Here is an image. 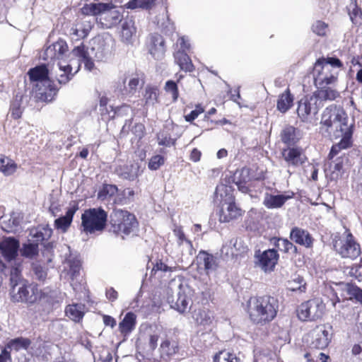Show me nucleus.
Listing matches in <instances>:
<instances>
[{
  "mask_svg": "<svg viewBox=\"0 0 362 362\" xmlns=\"http://www.w3.org/2000/svg\"><path fill=\"white\" fill-rule=\"evenodd\" d=\"M22 95H16L11 104L10 112L11 117L15 119H19L23 112L21 107Z\"/></svg>",
  "mask_w": 362,
  "mask_h": 362,
  "instance_id": "nucleus-58",
  "label": "nucleus"
},
{
  "mask_svg": "<svg viewBox=\"0 0 362 362\" xmlns=\"http://www.w3.org/2000/svg\"><path fill=\"white\" fill-rule=\"evenodd\" d=\"M287 287L292 291L300 293H305L306 291V282L302 276L295 275L291 280L288 281Z\"/></svg>",
  "mask_w": 362,
  "mask_h": 362,
  "instance_id": "nucleus-50",
  "label": "nucleus"
},
{
  "mask_svg": "<svg viewBox=\"0 0 362 362\" xmlns=\"http://www.w3.org/2000/svg\"><path fill=\"white\" fill-rule=\"evenodd\" d=\"M18 169V165L9 157L1 155L0 157V172L5 176L13 175Z\"/></svg>",
  "mask_w": 362,
  "mask_h": 362,
  "instance_id": "nucleus-45",
  "label": "nucleus"
},
{
  "mask_svg": "<svg viewBox=\"0 0 362 362\" xmlns=\"http://www.w3.org/2000/svg\"><path fill=\"white\" fill-rule=\"evenodd\" d=\"M110 40H107L103 37H97L92 40V47L90 54L92 57L98 60L102 61L110 52Z\"/></svg>",
  "mask_w": 362,
  "mask_h": 362,
  "instance_id": "nucleus-28",
  "label": "nucleus"
},
{
  "mask_svg": "<svg viewBox=\"0 0 362 362\" xmlns=\"http://www.w3.org/2000/svg\"><path fill=\"white\" fill-rule=\"evenodd\" d=\"M293 195V193L291 194H273L267 192L264 197L263 205L269 209H279L291 199Z\"/></svg>",
  "mask_w": 362,
  "mask_h": 362,
  "instance_id": "nucleus-31",
  "label": "nucleus"
},
{
  "mask_svg": "<svg viewBox=\"0 0 362 362\" xmlns=\"http://www.w3.org/2000/svg\"><path fill=\"white\" fill-rule=\"evenodd\" d=\"M85 305L81 303H74L66 306V315L74 322H79L85 314Z\"/></svg>",
  "mask_w": 362,
  "mask_h": 362,
  "instance_id": "nucleus-42",
  "label": "nucleus"
},
{
  "mask_svg": "<svg viewBox=\"0 0 362 362\" xmlns=\"http://www.w3.org/2000/svg\"><path fill=\"white\" fill-rule=\"evenodd\" d=\"M316 97L317 103L323 104L325 100H334L339 96V93L329 87L318 88V90L313 95Z\"/></svg>",
  "mask_w": 362,
  "mask_h": 362,
  "instance_id": "nucleus-44",
  "label": "nucleus"
},
{
  "mask_svg": "<svg viewBox=\"0 0 362 362\" xmlns=\"http://www.w3.org/2000/svg\"><path fill=\"white\" fill-rule=\"evenodd\" d=\"M290 239L296 244L305 247H312L313 243V239L310 234L307 230L298 227H294L291 229Z\"/></svg>",
  "mask_w": 362,
  "mask_h": 362,
  "instance_id": "nucleus-33",
  "label": "nucleus"
},
{
  "mask_svg": "<svg viewBox=\"0 0 362 362\" xmlns=\"http://www.w3.org/2000/svg\"><path fill=\"white\" fill-rule=\"evenodd\" d=\"M349 14L351 21L355 23H362V13L361 8H359L356 4L351 3L349 8Z\"/></svg>",
  "mask_w": 362,
  "mask_h": 362,
  "instance_id": "nucleus-61",
  "label": "nucleus"
},
{
  "mask_svg": "<svg viewBox=\"0 0 362 362\" xmlns=\"http://www.w3.org/2000/svg\"><path fill=\"white\" fill-rule=\"evenodd\" d=\"M274 245L279 250L288 253H296L297 251L296 247L288 240L282 238H274Z\"/></svg>",
  "mask_w": 362,
  "mask_h": 362,
  "instance_id": "nucleus-53",
  "label": "nucleus"
},
{
  "mask_svg": "<svg viewBox=\"0 0 362 362\" xmlns=\"http://www.w3.org/2000/svg\"><path fill=\"white\" fill-rule=\"evenodd\" d=\"M117 84V89L122 95H134L144 84V75L139 73H120Z\"/></svg>",
  "mask_w": 362,
  "mask_h": 362,
  "instance_id": "nucleus-8",
  "label": "nucleus"
},
{
  "mask_svg": "<svg viewBox=\"0 0 362 362\" xmlns=\"http://www.w3.org/2000/svg\"><path fill=\"white\" fill-rule=\"evenodd\" d=\"M316 62H320L322 65L326 66L329 65V69L333 70H338L341 69L343 68V64L342 62L336 57H322L316 61Z\"/></svg>",
  "mask_w": 362,
  "mask_h": 362,
  "instance_id": "nucleus-59",
  "label": "nucleus"
},
{
  "mask_svg": "<svg viewBox=\"0 0 362 362\" xmlns=\"http://www.w3.org/2000/svg\"><path fill=\"white\" fill-rule=\"evenodd\" d=\"M69 49L67 43L62 39L58 40L45 48L40 57L47 62V64L65 61Z\"/></svg>",
  "mask_w": 362,
  "mask_h": 362,
  "instance_id": "nucleus-12",
  "label": "nucleus"
},
{
  "mask_svg": "<svg viewBox=\"0 0 362 362\" xmlns=\"http://www.w3.org/2000/svg\"><path fill=\"white\" fill-rule=\"evenodd\" d=\"M169 288L177 294L176 301L172 300L171 308L180 313H184L189 308L190 298L193 295V290L189 285L181 279H173L169 284Z\"/></svg>",
  "mask_w": 362,
  "mask_h": 362,
  "instance_id": "nucleus-7",
  "label": "nucleus"
},
{
  "mask_svg": "<svg viewBox=\"0 0 362 362\" xmlns=\"http://www.w3.org/2000/svg\"><path fill=\"white\" fill-rule=\"evenodd\" d=\"M148 49L150 54L156 60L162 59L165 53V46L163 37L158 34H151L148 37Z\"/></svg>",
  "mask_w": 362,
  "mask_h": 362,
  "instance_id": "nucleus-23",
  "label": "nucleus"
},
{
  "mask_svg": "<svg viewBox=\"0 0 362 362\" xmlns=\"http://www.w3.org/2000/svg\"><path fill=\"white\" fill-rule=\"evenodd\" d=\"M158 143L160 146L170 147L175 144V140H173L170 135L167 132H159L157 135Z\"/></svg>",
  "mask_w": 362,
  "mask_h": 362,
  "instance_id": "nucleus-64",
  "label": "nucleus"
},
{
  "mask_svg": "<svg viewBox=\"0 0 362 362\" xmlns=\"http://www.w3.org/2000/svg\"><path fill=\"white\" fill-rule=\"evenodd\" d=\"M159 92L156 87L147 86L145 88V93L144 94V100L145 102V107L153 106L158 103Z\"/></svg>",
  "mask_w": 362,
  "mask_h": 362,
  "instance_id": "nucleus-49",
  "label": "nucleus"
},
{
  "mask_svg": "<svg viewBox=\"0 0 362 362\" xmlns=\"http://www.w3.org/2000/svg\"><path fill=\"white\" fill-rule=\"evenodd\" d=\"M323 106V104L317 103V98L313 95L310 97L302 98L298 102L297 113L303 122L308 119L309 116L316 115L319 109Z\"/></svg>",
  "mask_w": 362,
  "mask_h": 362,
  "instance_id": "nucleus-17",
  "label": "nucleus"
},
{
  "mask_svg": "<svg viewBox=\"0 0 362 362\" xmlns=\"http://www.w3.org/2000/svg\"><path fill=\"white\" fill-rule=\"evenodd\" d=\"M136 28L134 21L132 18H127L122 21L121 37L122 40L127 44L132 42V37L135 35Z\"/></svg>",
  "mask_w": 362,
  "mask_h": 362,
  "instance_id": "nucleus-38",
  "label": "nucleus"
},
{
  "mask_svg": "<svg viewBox=\"0 0 362 362\" xmlns=\"http://www.w3.org/2000/svg\"><path fill=\"white\" fill-rule=\"evenodd\" d=\"M114 172L120 178L129 180H134L141 173L138 163L117 165Z\"/></svg>",
  "mask_w": 362,
  "mask_h": 362,
  "instance_id": "nucleus-29",
  "label": "nucleus"
},
{
  "mask_svg": "<svg viewBox=\"0 0 362 362\" xmlns=\"http://www.w3.org/2000/svg\"><path fill=\"white\" fill-rule=\"evenodd\" d=\"M65 61H59L57 63H49V78L51 83L54 81L60 85H65L72 79L74 73L71 72L68 66L64 65Z\"/></svg>",
  "mask_w": 362,
  "mask_h": 362,
  "instance_id": "nucleus-15",
  "label": "nucleus"
},
{
  "mask_svg": "<svg viewBox=\"0 0 362 362\" xmlns=\"http://www.w3.org/2000/svg\"><path fill=\"white\" fill-rule=\"evenodd\" d=\"M19 252L22 257L27 259H33L37 256L39 252L38 243H23L22 247H20Z\"/></svg>",
  "mask_w": 362,
  "mask_h": 362,
  "instance_id": "nucleus-48",
  "label": "nucleus"
},
{
  "mask_svg": "<svg viewBox=\"0 0 362 362\" xmlns=\"http://www.w3.org/2000/svg\"><path fill=\"white\" fill-rule=\"evenodd\" d=\"M197 270L206 275L215 272L218 266V258L206 251L201 250L196 257Z\"/></svg>",
  "mask_w": 362,
  "mask_h": 362,
  "instance_id": "nucleus-19",
  "label": "nucleus"
},
{
  "mask_svg": "<svg viewBox=\"0 0 362 362\" xmlns=\"http://www.w3.org/2000/svg\"><path fill=\"white\" fill-rule=\"evenodd\" d=\"M52 231L50 229L45 228H38L31 230L30 235L35 239V243L41 242L51 236Z\"/></svg>",
  "mask_w": 362,
  "mask_h": 362,
  "instance_id": "nucleus-57",
  "label": "nucleus"
},
{
  "mask_svg": "<svg viewBox=\"0 0 362 362\" xmlns=\"http://www.w3.org/2000/svg\"><path fill=\"white\" fill-rule=\"evenodd\" d=\"M194 253L195 250L190 240L185 241L177 245L176 244V247L174 250L175 257L181 262L189 260L192 257Z\"/></svg>",
  "mask_w": 362,
  "mask_h": 362,
  "instance_id": "nucleus-34",
  "label": "nucleus"
},
{
  "mask_svg": "<svg viewBox=\"0 0 362 362\" xmlns=\"http://www.w3.org/2000/svg\"><path fill=\"white\" fill-rule=\"evenodd\" d=\"M110 224V231L122 238L133 233L138 226V222L133 214L119 209L111 213Z\"/></svg>",
  "mask_w": 362,
  "mask_h": 362,
  "instance_id": "nucleus-3",
  "label": "nucleus"
},
{
  "mask_svg": "<svg viewBox=\"0 0 362 362\" xmlns=\"http://www.w3.org/2000/svg\"><path fill=\"white\" fill-rule=\"evenodd\" d=\"M174 58L175 63L180 66V69L185 72H191L194 67L192 60L186 52L181 51H175Z\"/></svg>",
  "mask_w": 362,
  "mask_h": 362,
  "instance_id": "nucleus-40",
  "label": "nucleus"
},
{
  "mask_svg": "<svg viewBox=\"0 0 362 362\" xmlns=\"http://www.w3.org/2000/svg\"><path fill=\"white\" fill-rule=\"evenodd\" d=\"M256 264L264 272H270L274 270L279 259V255L274 249H269L262 252H256Z\"/></svg>",
  "mask_w": 362,
  "mask_h": 362,
  "instance_id": "nucleus-21",
  "label": "nucleus"
},
{
  "mask_svg": "<svg viewBox=\"0 0 362 362\" xmlns=\"http://www.w3.org/2000/svg\"><path fill=\"white\" fill-rule=\"evenodd\" d=\"M85 15L98 16L97 18L103 28H111L122 21V14L112 4H90L82 8Z\"/></svg>",
  "mask_w": 362,
  "mask_h": 362,
  "instance_id": "nucleus-2",
  "label": "nucleus"
},
{
  "mask_svg": "<svg viewBox=\"0 0 362 362\" xmlns=\"http://www.w3.org/2000/svg\"><path fill=\"white\" fill-rule=\"evenodd\" d=\"M352 127L353 124L349 122V117L346 113L344 119H339L334 124H333L332 127L325 131V134L331 139H339L340 137L352 138Z\"/></svg>",
  "mask_w": 362,
  "mask_h": 362,
  "instance_id": "nucleus-18",
  "label": "nucleus"
},
{
  "mask_svg": "<svg viewBox=\"0 0 362 362\" xmlns=\"http://www.w3.org/2000/svg\"><path fill=\"white\" fill-rule=\"evenodd\" d=\"M301 136L300 131L291 125L285 127L281 132V141L287 145H294Z\"/></svg>",
  "mask_w": 362,
  "mask_h": 362,
  "instance_id": "nucleus-37",
  "label": "nucleus"
},
{
  "mask_svg": "<svg viewBox=\"0 0 362 362\" xmlns=\"http://www.w3.org/2000/svg\"><path fill=\"white\" fill-rule=\"evenodd\" d=\"M38 288L36 284L27 281L11 288L10 294L13 301L33 304L37 301Z\"/></svg>",
  "mask_w": 362,
  "mask_h": 362,
  "instance_id": "nucleus-10",
  "label": "nucleus"
},
{
  "mask_svg": "<svg viewBox=\"0 0 362 362\" xmlns=\"http://www.w3.org/2000/svg\"><path fill=\"white\" fill-rule=\"evenodd\" d=\"M242 215V210L237 206L235 201L220 204L218 212L219 221L221 223H228Z\"/></svg>",
  "mask_w": 362,
  "mask_h": 362,
  "instance_id": "nucleus-27",
  "label": "nucleus"
},
{
  "mask_svg": "<svg viewBox=\"0 0 362 362\" xmlns=\"http://www.w3.org/2000/svg\"><path fill=\"white\" fill-rule=\"evenodd\" d=\"M20 266L13 267L10 273V286L11 288L16 286L20 283H24L26 280L23 279L21 275V269Z\"/></svg>",
  "mask_w": 362,
  "mask_h": 362,
  "instance_id": "nucleus-60",
  "label": "nucleus"
},
{
  "mask_svg": "<svg viewBox=\"0 0 362 362\" xmlns=\"http://www.w3.org/2000/svg\"><path fill=\"white\" fill-rule=\"evenodd\" d=\"M30 344L31 341L30 339L23 337H18L10 340L6 348V349H10L18 351L21 349H27Z\"/></svg>",
  "mask_w": 362,
  "mask_h": 362,
  "instance_id": "nucleus-52",
  "label": "nucleus"
},
{
  "mask_svg": "<svg viewBox=\"0 0 362 362\" xmlns=\"http://www.w3.org/2000/svg\"><path fill=\"white\" fill-rule=\"evenodd\" d=\"M247 246L241 238H232L223 245L221 253L228 257H238L247 252Z\"/></svg>",
  "mask_w": 362,
  "mask_h": 362,
  "instance_id": "nucleus-24",
  "label": "nucleus"
},
{
  "mask_svg": "<svg viewBox=\"0 0 362 362\" xmlns=\"http://www.w3.org/2000/svg\"><path fill=\"white\" fill-rule=\"evenodd\" d=\"M334 247L336 251L344 258L355 259L361 253L359 245L354 240L353 235L350 233L346 235L345 240L336 241Z\"/></svg>",
  "mask_w": 362,
  "mask_h": 362,
  "instance_id": "nucleus-14",
  "label": "nucleus"
},
{
  "mask_svg": "<svg viewBox=\"0 0 362 362\" xmlns=\"http://www.w3.org/2000/svg\"><path fill=\"white\" fill-rule=\"evenodd\" d=\"M156 0H130L125 4V7L129 9L142 8L151 9L155 4Z\"/></svg>",
  "mask_w": 362,
  "mask_h": 362,
  "instance_id": "nucleus-55",
  "label": "nucleus"
},
{
  "mask_svg": "<svg viewBox=\"0 0 362 362\" xmlns=\"http://www.w3.org/2000/svg\"><path fill=\"white\" fill-rule=\"evenodd\" d=\"M307 341H310L311 348L323 349L328 346L330 341L329 332L325 329L324 326H317L309 333Z\"/></svg>",
  "mask_w": 362,
  "mask_h": 362,
  "instance_id": "nucleus-22",
  "label": "nucleus"
},
{
  "mask_svg": "<svg viewBox=\"0 0 362 362\" xmlns=\"http://www.w3.org/2000/svg\"><path fill=\"white\" fill-rule=\"evenodd\" d=\"M329 67V65L325 66L320 62L315 63L313 76L315 85L317 88L326 87L337 82L339 70L332 71Z\"/></svg>",
  "mask_w": 362,
  "mask_h": 362,
  "instance_id": "nucleus-11",
  "label": "nucleus"
},
{
  "mask_svg": "<svg viewBox=\"0 0 362 362\" xmlns=\"http://www.w3.org/2000/svg\"><path fill=\"white\" fill-rule=\"evenodd\" d=\"M154 23L165 33H173L175 30L174 23L170 19L168 10L165 8L162 13L155 17Z\"/></svg>",
  "mask_w": 362,
  "mask_h": 362,
  "instance_id": "nucleus-36",
  "label": "nucleus"
},
{
  "mask_svg": "<svg viewBox=\"0 0 362 362\" xmlns=\"http://www.w3.org/2000/svg\"><path fill=\"white\" fill-rule=\"evenodd\" d=\"M282 157L288 167L296 168L303 165L306 157L300 148L288 147L282 151Z\"/></svg>",
  "mask_w": 362,
  "mask_h": 362,
  "instance_id": "nucleus-25",
  "label": "nucleus"
},
{
  "mask_svg": "<svg viewBox=\"0 0 362 362\" xmlns=\"http://www.w3.org/2000/svg\"><path fill=\"white\" fill-rule=\"evenodd\" d=\"M93 28V23L90 21L83 20L77 23L74 27L71 28V34L79 38L86 37Z\"/></svg>",
  "mask_w": 362,
  "mask_h": 362,
  "instance_id": "nucleus-46",
  "label": "nucleus"
},
{
  "mask_svg": "<svg viewBox=\"0 0 362 362\" xmlns=\"http://www.w3.org/2000/svg\"><path fill=\"white\" fill-rule=\"evenodd\" d=\"M31 274L34 280L44 282L47 276V268L37 262L31 265Z\"/></svg>",
  "mask_w": 362,
  "mask_h": 362,
  "instance_id": "nucleus-51",
  "label": "nucleus"
},
{
  "mask_svg": "<svg viewBox=\"0 0 362 362\" xmlns=\"http://www.w3.org/2000/svg\"><path fill=\"white\" fill-rule=\"evenodd\" d=\"M279 303L276 298L270 296L253 297L248 301L247 313L250 319L255 324H266L276 315Z\"/></svg>",
  "mask_w": 362,
  "mask_h": 362,
  "instance_id": "nucleus-1",
  "label": "nucleus"
},
{
  "mask_svg": "<svg viewBox=\"0 0 362 362\" xmlns=\"http://www.w3.org/2000/svg\"><path fill=\"white\" fill-rule=\"evenodd\" d=\"M192 318L198 325L206 326L212 323L214 316L209 310L199 308L193 311Z\"/></svg>",
  "mask_w": 362,
  "mask_h": 362,
  "instance_id": "nucleus-43",
  "label": "nucleus"
},
{
  "mask_svg": "<svg viewBox=\"0 0 362 362\" xmlns=\"http://www.w3.org/2000/svg\"><path fill=\"white\" fill-rule=\"evenodd\" d=\"M136 315L132 312L127 313L119 324V329L124 335H129L135 328Z\"/></svg>",
  "mask_w": 362,
  "mask_h": 362,
  "instance_id": "nucleus-39",
  "label": "nucleus"
},
{
  "mask_svg": "<svg viewBox=\"0 0 362 362\" xmlns=\"http://www.w3.org/2000/svg\"><path fill=\"white\" fill-rule=\"evenodd\" d=\"M107 213L102 208H91L81 215V227L86 234L103 231L106 226Z\"/></svg>",
  "mask_w": 362,
  "mask_h": 362,
  "instance_id": "nucleus-5",
  "label": "nucleus"
},
{
  "mask_svg": "<svg viewBox=\"0 0 362 362\" xmlns=\"http://www.w3.org/2000/svg\"><path fill=\"white\" fill-rule=\"evenodd\" d=\"M69 59L65 58V66H68L71 72L74 75L80 70L81 63L84 64L85 69L91 71L94 67V63L90 56L89 49L84 45L74 47L69 54Z\"/></svg>",
  "mask_w": 362,
  "mask_h": 362,
  "instance_id": "nucleus-6",
  "label": "nucleus"
},
{
  "mask_svg": "<svg viewBox=\"0 0 362 362\" xmlns=\"http://www.w3.org/2000/svg\"><path fill=\"white\" fill-rule=\"evenodd\" d=\"M341 140L339 143L333 145L329 154V158L332 159L342 149L349 148L352 144V138L340 137Z\"/></svg>",
  "mask_w": 362,
  "mask_h": 362,
  "instance_id": "nucleus-54",
  "label": "nucleus"
},
{
  "mask_svg": "<svg viewBox=\"0 0 362 362\" xmlns=\"http://www.w3.org/2000/svg\"><path fill=\"white\" fill-rule=\"evenodd\" d=\"M345 111L343 108L336 105H330L327 107L322 115L320 121V131L325 134L330 127L334 124L339 119H345Z\"/></svg>",
  "mask_w": 362,
  "mask_h": 362,
  "instance_id": "nucleus-16",
  "label": "nucleus"
},
{
  "mask_svg": "<svg viewBox=\"0 0 362 362\" xmlns=\"http://www.w3.org/2000/svg\"><path fill=\"white\" fill-rule=\"evenodd\" d=\"M78 209V205L75 202L70 204L64 216L54 221V226L62 232H66L71 226L74 216Z\"/></svg>",
  "mask_w": 362,
  "mask_h": 362,
  "instance_id": "nucleus-30",
  "label": "nucleus"
},
{
  "mask_svg": "<svg viewBox=\"0 0 362 362\" xmlns=\"http://www.w3.org/2000/svg\"><path fill=\"white\" fill-rule=\"evenodd\" d=\"M64 294L57 290H50L45 288L37 291V301L49 307L59 305L64 298Z\"/></svg>",
  "mask_w": 362,
  "mask_h": 362,
  "instance_id": "nucleus-26",
  "label": "nucleus"
},
{
  "mask_svg": "<svg viewBox=\"0 0 362 362\" xmlns=\"http://www.w3.org/2000/svg\"><path fill=\"white\" fill-rule=\"evenodd\" d=\"M325 310V305L318 298L310 299L301 303L298 310L297 315L303 322L315 321L320 318Z\"/></svg>",
  "mask_w": 362,
  "mask_h": 362,
  "instance_id": "nucleus-9",
  "label": "nucleus"
},
{
  "mask_svg": "<svg viewBox=\"0 0 362 362\" xmlns=\"http://www.w3.org/2000/svg\"><path fill=\"white\" fill-rule=\"evenodd\" d=\"M20 242L14 237H3L0 240V253L7 262L14 260L19 252Z\"/></svg>",
  "mask_w": 362,
  "mask_h": 362,
  "instance_id": "nucleus-20",
  "label": "nucleus"
},
{
  "mask_svg": "<svg viewBox=\"0 0 362 362\" xmlns=\"http://www.w3.org/2000/svg\"><path fill=\"white\" fill-rule=\"evenodd\" d=\"M347 293L350 296V299H354L356 301L362 305V289L356 285H348Z\"/></svg>",
  "mask_w": 362,
  "mask_h": 362,
  "instance_id": "nucleus-63",
  "label": "nucleus"
},
{
  "mask_svg": "<svg viewBox=\"0 0 362 362\" xmlns=\"http://www.w3.org/2000/svg\"><path fill=\"white\" fill-rule=\"evenodd\" d=\"M117 187L115 185L105 184L99 189L97 197L101 201H110L117 193Z\"/></svg>",
  "mask_w": 362,
  "mask_h": 362,
  "instance_id": "nucleus-47",
  "label": "nucleus"
},
{
  "mask_svg": "<svg viewBox=\"0 0 362 362\" xmlns=\"http://www.w3.org/2000/svg\"><path fill=\"white\" fill-rule=\"evenodd\" d=\"M235 201L233 189L230 186L220 184L215 191V202L219 204Z\"/></svg>",
  "mask_w": 362,
  "mask_h": 362,
  "instance_id": "nucleus-35",
  "label": "nucleus"
},
{
  "mask_svg": "<svg viewBox=\"0 0 362 362\" xmlns=\"http://www.w3.org/2000/svg\"><path fill=\"white\" fill-rule=\"evenodd\" d=\"M159 350L160 358L164 362H168L179 350L178 343L172 338H166L162 341Z\"/></svg>",
  "mask_w": 362,
  "mask_h": 362,
  "instance_id": "nucleus-32",
  "label": "nucleus"
},
{
  "mask_svg": "<svg viewBox=\"0 0 362 362\" xmlns=\"http://www.w3.org/2000/svg\"><path fill=\"white\" fill-rule=\"evenodd\" d=\"M81 262L77 257L70 255L63 262L62 276L71 281L74 290H78L77 283L80 277Z\"/></svg>",
  "mask_w": 362,
  "mask_h": 362,
  "instance_id": "nucleus-13",
  "label": "nucleus"
},
{
  "mask_svg": "<svg viewBox=\"0 0 362 362\" xmlns=\"http://www.w3.org/2000/svg\"><path fill=\"white\" fill-rule=\"evenodd\" d=\"M293 104V96L290 90L287 88L281 93L277 100L276 109L281 113H286Z\"/></svg>",
  "mask_w": 362,
  "mask_h": 362,
  "instance_id": "nucleus-41",
  "label": "nucleus"
},
{
  "mask_svg": "<svg viewBox=\"0 0 362 362\" xmlns=\"http://www.w3.org/2000/svg\"><path fill=\"white\" fill-rule=\"evenodd\" d=\"M214 362H240V359L234 353L221 351L214 356Z\"/></svg>",
  "mask_w": 362,
  "mask_h": 362,
  "instance_id": "nucleus-56",
  "label": "nucleus"
},
{
  "mask_svg": "<svg viewBox=\"0 0 362 362\" xmlns=\"http://www.w3.org/2000/svg\"><path fill=\"white\" fill-rule=\"evenodd\" d=\"M30 81L37 82L36 87L38 88L39 94L45 99L52 95H55L58 88L51 83L49 78V63L41 64L30 69L28 71Z\"/></svg>",
  "mask_w": 362,
  "mask_h": 362,
  "instance_id": "nucleus-4",
  "label": "nucleus"
},
{
  "mask_svg": "<svg viewBox=\"0 0 362 362\" xmlns=\"http://www.w3.org/2000/svg\"><path fill=\"white\" fill-rule=\"evenodd\" d=\"M250 169L247 168L237 170L233 176V182L237 183V181L240 180V182L245 183L250 181Z\"/></svg>",
  "mask_w": 362,
  "mask_h": 362,
  "instance_id": "nucleus-62",
  "label": "nucleus"
}]
</instances>
